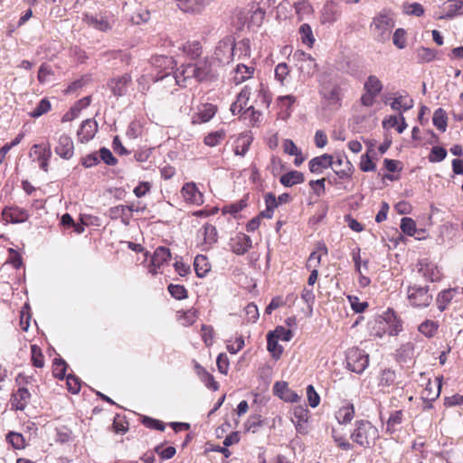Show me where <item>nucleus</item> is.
Instances as JSON below:
<instances>
[{"label":"nucleus","mask_w":463,"mask_h":463,"mask_svg":"<svg viewBox=\"0 0 463 463\" xmlns=\"http://www.w3.org/2000/svg\"><path fill=\"white\" fill-rule=\"evenodd\" d=\"M51 109V103L48 99H43L36 106V108L30 113L31 117L38 118Z\"/></svg>","instance_id":"obj_53"},{"label":"nucleus","mask_w":463,"mask_h":463,"mask_svg":"<svg viewBox=\"0 0 463 463\" xmlns=\"http://www.w3.org/2000/svg\"><path fill=\"white\" fill-rule=\"evenodd\" d=\"M280 183L287 187L304 182V175L298 171H290L280 176Z\"/></svg>","instance_id":"obj_33"},{"label":"nucleus","mask_w":463,"mask_h":463,"mask_svg":"<svg viewBox=\"0 0 463 463\" xmlns=\"http://www.w3.org/2000/svg\"><path fill=\"white\" fill-rule=\"evenodd\" d=\"M407 294L411 305L415 307H426L432 301V295L429 293L428 287H409Z\"/></svg>","instance_id":"obj_6"},{"label":"nucleus","mask_w":463,"mask_h":463,"mask_svg":"<svg viewBox=\"0 0 463 463\" xmlns=\"http://www.w3.org/2000/svg\"><path fill=\"white\" fill-rule=\"evenodd\" d=\"M32 151L36 156L39 167L44 172L48 171L49 160L52 156V151L50 145L43 146L42 145H33Z\"/></svg>","instance_id":"obj_17"},{"label":"nucleus","mask_w":463,"mask_h":463,"mask_svg":"<svg viewBox=\"0 0 463 463\" xmlns=\"http://www.w3.org/2000/svg\"><path fill=\"white\" fill-rule=\"evenodd\" d=\"M341 13V8L337 4L334 2H328L324 5L322 10L320 17L321 23L324 24H332L340 18Z\"/></svg>","instance_id":"obj_16"},{"label":"nucleus","mask_w":463,"mask_h":463,"mask_svg":"<svg viewBox=\"0 0 463 463\" xmlns=\"http://www.w3.org/2000/svg\"><path fill=\"white\" fill-rule=\"evenodd\" d=\"M447 150L440 146H433L429 156L430 162H440L445 159Z\"/></svg>","instance_id":"obj_57"},{"label":"nucleus","mask_w":463,"mask_h":463,"mask_svg":"<svg viewBox=\"0 0 463 463\" xmlns=\"http://www.w3.org/2000/svg\"><path fill=\"white\" fill-rule=\"evenodd\" d=\"M235 43L232 37L220 41L214 51L215 59L222 64L229 63L233 57Z\"/></svg>","instance_id":"obj_8"},{"label":"nucleus","mask_w":463,"mask_h":463,"mask_svg":"<svg viewBox=\"0 0 463 463\" xmlns=\"http://www.w3.org/2000/svg\"><path fill=\"white\" fill-rule=\"evenodd\" d=\"M274 392L286 402H296L300 400V396L290 390L285 382H277L274 384Z\"/></svg>","instance_id":"obj_24"},{"label":"nucleus","mask_w":463,"mask_h":463,"mask_svg":"<svg viewBox=\"0 0 463 463\" xmlns=\"http://www.w3.org/2000/svg\"><path fill=\"white\" fill-rule=\"evenodd\" d=\"M288 73H289V70H288L287 63H285V62L279 63L275 68V78L280 83L284 82V80H286Z\"/></svg>","instance_id":"obj_63"},{"label":"nucleus","mask_w":463,"mask_h":463,"mask_svg":"<svg viewBox=\"0 0 463 463\" xmlns=\"http://www.w3.org/2000/svg\"><path fill=\"white\" fill-rule=\"evenodd\" d=\"M394 25L393 14L389 10H383L373 18L370 27L373 38L385 43L390 40Z\"/></svg>","instance_id":"obj_1"},{"label":"nucleus","mask_w":463,"mask_h":463,"mask_svg":"<svg viewBox=\"0 0 463 463\" xmlns=\"http://www.w3.org/2000/svg\"><path fill=\"white\" fill-rule=\"evenodd\" d=\"M3 217L6 222H10L12 223H20L28 220L29 213L23 208L17 206H10L5 207L3 210Z\"/></svg>","instance_id":"obj_15"},{"label":"nucleus","mask_w":463,"mask_h":463,"mask_svg":"<svg viewBox=\"0 0 463 463\" xmlns=\"http://www.w3.org/2000/svg\"><path fill=\"white\" fill-rule=\"evenodd\" d=\"M55 153L63 159H70L74 154V145L71 137L67 134H61L54 148Z\"/></svg>","instance_id":"obj_11"},{"label":"nucleus","mask_w":463,"mask_h":463,"mask_svg":"<svg viewBox=\"0 0 463 463\" xmlns=\"http://www.w3.org/2000/svg\"><path fill=\"white\" fill-rule=\"evenodd\" d=\"M204 243L211 246L217 241V230L212 224H205L203 228Z\"/></svg>","instance_id":"obj_42"},{"label":"nucleus","mask_w":463,"mask_h":463,"mask_svg":"<svg viewBox=\"0 0 463 463\" xmlns=\"http://www.w3.org/2000/svg\"><path fill=\"white\" fill-rule=\"evenodd\" d=\"M292 415L291 420L295 424L297 431L299 433L307 432L306 423L309 417L307 406H295Z\"/></svg>","instance_id":"obj_13"},{"label":"nucleus","mask_w":463,"mask_h":463,"mask_svg":"<svg viewBox=\"0 0 463 463\" xmlns=\"http://www.w3.org/2000/svg\"><path fill=\"white\" fill-rule=\"evenodd\" d=\"M217 109L214 105L206 103L203 104L198 113L194 117L193 123H205L210 121L215 115Z\"/></svg>","instance_id":"obj_28"},{"label":"nucleus","mask_w":463,"mask_h":463,"mask_svg":"<svg viewBox=\"0 0 463 463\" xmlns=\"http://www.w3.org/2000/svg\"><path fill=\"white\" fill-rule=\"evenodd\" d=\"M154 63L158 67L165 66V70L162 75L156 78L155 81H163L165 82V84L168 86L179 85L182 87V80L177 71L173 72L175 62L172 57H157L155 59Z\"/></svg>","instance_id":"obj_3"},{"label":"nucleus","mask_w":463,"mask_h":463,"mask_svg":"<svg viewBox=\"0 0 463 463\" xmlns=\"http://www.w3.org/2000/svg\"><path fill=\"white\" fill-rule=\"evenodd\" d=\"M30 392L29 391L24 388L21 387L17 390V392L14 395V405L17 410H24L30 399Z\"/></svg>","instance_id":"obj_35"},{"label":"nucleus","mask_w":463,"mask_h":463,"mask_svg":"<svg viewBox=\"0 0 463 463\" xmlns=\"http://www.w3.org/2000/svg\"><path fill=\"white\" fill-rule=\"evenodd\" d=\"M67 364L64 360L56 358L53 362V374L59 379L65 377Z\"/></svg>","instance_id":"obj_55"},{"label":"nucleus","mask_w":463,"mask_h":463,"mask_svg":"<svg viewBox=\"0 0 463 463\" xmlns=\"http://www.w3.org/2000/svg\"><path fill=\"white\" fill-rule=\"evenodd\" d=\"M194 270L199 278H203L211 269L208 259L203 255H197L194 262Z\"/></svg>","instance_id":"obj_34"},{"label":"nucleus","mask_w":463,"mask_h":463,"mask_svg":"<svg viewBox=\"0 0 463 463\" xmlns=\"http://www.w3.org/2000/svg\"><path fill=\"white\" fill-rule=\"evenodd\" d=\"M150 14L147 10L140 8L137 10L131 16L130 21L134 24H140L149 20Z\"/></svg>","instance_id":"obj_51"},{"label":"nucleus","mask_w":463,"mask_h":463,"mask_svg":"<svg viewBox=\"0 0 463 463\" xmlns=\"http://www.w3.org/2000/svg\"><path fill=\"white\" fill-rule=\"evenodd\" d=\"M323 99L328 106L339 108L341 106L340 88L337 85L332 87L324 85L320 90Z\"/></svg>","instance_id":"obj_18"},{"label":"nucleus","mask_w":463,"mask_h":463,"mask_svg":"<svg viewBox=\"0 0 463 463\" xmlns=\"http://www.w3.org/2000/svg\"><path fill=\"white\" fill-rule=\"evenodd\" d=\"M401 230L405 234L412 236L416 232V223L411 218L403 217L401 221Z\"/></svg>","instance_id":"obj_52"},{"label":"nucleus","mask_w":463,"mask_h":463,"mask_svg":"<svg viewBox=\"0 0 463 463\" xmlns=\"http://www.w3.org/2000/svg\"><path fill=\"white\" fill-rule=\"evenodd\" d=\"M6 440L15 449H24L25 445L24 438L22 434L17 432H9L6 436Z\"/></svg>","instance_id":"obj_46"},{"label":"nucleus","mask_w":463,"mask_h":463,"mask_svg":"<svg viewBox=\"0 0 463 463\" xmlns=\"http://www.w3.org/2000/svg\"><path fill=\"white\" fill-rule=\"evenodd\" d=\"M108 216L112 220L120 218L121 222L126 225L129 223L131 218V214L128 213V208L122 204L109 208Z\"/></svg>","instance_id":"obj_31"},{"label":"nucleus","mask_w":463,"mask_h":463,"mask_svg":"<svg viewBox=\"0 0 463 463\" xmlns=\"http://www.w3.org/2000/svg\"><path fill=\"white\" fill-rule=\"evenodd\" d=\"M293 58L298 61V70L303 75L312 77L317 71V64L310 54L297 51Z\"/></svg>","instance_id":"obj_7"},{"label":"nucleus","mask_w":463,"mask_h":463,"mask_svg":"<svg viewBox=\"0 0 463 463\" xmlns=\"http://www.w3.org/2000/svg\"><path fill=\"white\" fill-rule=\"evenodd\" d=\"M393 44L399 48L403 49L406 46L405 31L402 28L395 30L392 36Z\"/></svg>","instance_id":"obj_59"},{"label":"nucleus","mask_w":463,"mask_h":463,"mask_svg":"<svg viewBox=\"0 0 463 463\" xmlns=\"http://www.w3.org/2000/svg\"><path fill=\"white\" fill-rule=\"evenodd\" d=\"M413 104V99L407 93H395L393 100L390 103L392 109L400 113L411 109Z\"/></svg>","instance_id":"obj_23"},{"label":"nucleus","mask_w":463,"mask_h":463,"mask_svg":"<svg viewBox=\"0 0 463 463\" xmlns=\"http://www.w3.org/2000/svg\"><path fill=\"white\" fill-rule=\"evenodd\" d=\"M346 364L349 370L356 373H362L369 364V355L358 347L348 350Z\"/></svg>","instance_id":"obj_5"},{"label":"nucleus","mask_w":463,"mask_h":463,"mask_svg":"<svg viewBox=\"0 0 463 463\" xmlns=\"http://www.w3.org/2000/svg\"><path fill=\"white\" fill-rule=\"evenodd\" d=\"M180 79L182 80V87H185L189 80L194 79L196 80L195 65L194 63H187L181 65L177 70Z\"/></svg>","instance_id":"obj_32"},{"label":"nucleus","mask_w":463,"mask_h":463,"mask_svg":"<svg viewBox=\"0 0 463 463\" xmlns=\"http://www.w3.org/2000/svg\"><path fill=\"white\" fill-rule=\"evenodd\" d=\"M307 396L308 403L312 408H316L317 406H318L320 402V397L318 393L316 392L313 385H308L307 387Z\"/></svg>","instance_id":"obj_64"},{"label":"nucleus","mask_w":463,"mask_h":463,"mask_svg":"<svg viewBox=\"0 0 463 463\" xmlns=\"http://www.w3.org/2000/svg\"><path fill=\"white\" fill-rule=\"evenodd\" d=\"M299 33L302 43L311 47L315 42L311 27L307 24H303L299 28Z\"/></svg>","instance_id":"obj_43"},{"label":"nucleus","mask_w":463,"mask_h":463,"mask_svg":"<svg viewBox=\"0 0 463 463\" xmlns=\"http://www.w3.org/2000/svg\"><path fill=\"white\" fill-rule=\"evenodd\" d=\"M354 416V406L352 402L345 401L335 412V419L340 424L351 422Z\"/></svg>","instance_id":"obj_25"},{"label":"nucleus","mask_w":463,"mask_h":463,"mask_svg":"<svg viewBox=\"0 0 463 463\" xmlns=\"http://www.w3.org/2000/svg\"><path fill=\"white\" fill-rule=\"evenodd\" d=\"M201 44L198 42L187 43L184 46V52L191 57L196 59L201 55Z\"/></svg>","instance_id":"obj_50"},{"label":"nucleus","mask_w":463,"mask_h":463,"mask_svg":"<svg viewBox=\"0 0 463 463\" xmlns=\"http://www.w3.org/2000/svg\"><path fill=\"white\" fill-rule=\"evenodd\" d=\"M99 158L109 165H114L117 163L116 157L112 155L111 151L106 147H102L99 152Z\"/></svg>","instance_id":"obj_61"},{"label":"nucleus","mask_w":463,"mask_h":463,"mask_svg":"<svg viewBox=\"0 0 463 463\" xmlns=\"http://www.w3.org/2000/svg\"><path fill=\"white\" fill-rule=\"evenodd\" d=\"M131 82V76L128 73L124 75L111 79L109 82V86L115 96L121 97L126 94L128 85Z\"/></svg>","instance_id":"obj_19"},{"label":"nucleus","mask_w":463,"mask_h":463,"mask_svg":"<svg viewBox=\"0 0 463 463\" xmlns=\"http://www.w3.org/2000/svg\"><path fill=\"white\" fill-rule=\"evenodd\" d=\"M418 62L425 63L433 61L436 57V52L430 48L419 47L415 51Z\"/></svg>","instance_id":"obj_37"},{"label":"nucleus","mask_w":463,"mask_h":463,"mask_svg":"<svg viewBox=\"0 0 463 463\" xmlns=\"http://www.w3.org/2000/svg\"><path fill=\"white\" fill-rule=\"evenodd\" d=\"M448 16H454L458 14L463 13V1L462 0H449L448 5Z\"/></svg>","instance_id":"obj_60"},{"label":"nucleus","mask_w":463,"mask_h":463,"mask_svg":"<svg viewBox=\"0 0 463 463\" xmlns=\"http://www.w3.org/2000/svg\"><path fill=\"white\" fill-rule=\"evenodd\" d=\"M277 337L274 336L273 334H269L267 337V347L268 350L271 353L272 356L276 359H279L283 352V347L279 345Z\"/></svg>","instance_id":"obj_38"},{"label":"nucleus","mask_w":463,"mask_h":463,"mask_svg":"<svg viewBox=\"0 0 463 463\" xmlns=\"http://www.w3.org/2000/svg\"><path fill=\"white\" fill-rule=\"evenodd\" d=\"M156 78L151 74H144L137 79V90L143 94L149 90V84L152 80L155 81Z\"/></svg>","instance_id":"obj_56"},{"label":"nucleus","mask_w":463,"mask_h":463,"mask_svg":"<svg viewBox=\"0 0 463 463\" xmlns=\"http://www.w3.org/2000/svg\"><path fill=\"white\" fill-rule=\"evenodd\" d=\"M141 422L144 426H146L148 429L157 430L160 431H164L165 429V425L163 421L153 419L148 416H143Z\"/></svg>","instance_id":"obj_47"},{"label":"nucleus","mask_w":463,"mask_h":463,"mask_svg":"<svg viewBox=\"0 0 463 463\" xmlns=\"http://www.w3.org/2000/svg\"><path fill=\"white\" fill-rule=\"evenodd\" d=\"M330 167H332L335 175L341 179L349 178L352 175V164L348 160L344 162L342 157H338L335 160L333 159V164Z\"/></svg>","instance_id":"obj_26"},{"label":"nucleus","mask_w":463,"mask_h":463,"mask_svg":"<svg viewBox=\"0 0 463 463\" xmlns=\"http://www.w3.org/2000/svg\"><path fill=\"white\" fill-rule=\"evenodd\" d=\"M252 247V241L250 236L245 233H238L232 242V251L237 255L245 254Z\"/></svg>","instance_id":"obj_20"},{"label":"nucleus","mask_w":463,"mask_h":463,"mask_svg":"<svg viewBox=\"0 0 463 463\" xmlns=\"http://www.w3.org/2000/svg\"><path fill=\"white\" fill-rule=\"evenodd\" d=\"M433 125L441 132H445L447 128L446 111L439 108L434 111L432 118Z\"/></svg>","instance_id":"obj_39"},{"label":"nucleus","mask_w":463,"mask_h":463,"mask_svg":"<svg viewBox=\"0 0 463 463\" xmlns=\"http://www.w3.org/2000/svg\"><path fill=\"white\" fill-rule=\"evenodd\" d=\"M85 21L89 25L101 32H108L111 30L113 26V23H111L107 16L102 15L94 16L87 14Z\"/></svg>","instance_id":"obj_27"},{"label":"nucleus","mask_w":463,"mask_h":463,"mask_svg":"<svg viewBox=\"0 0 463 463\" xmlns=\"http://www.w3.org/2000/svg\"><path fill=\"white\" fill-rule=\"evenodd\" d=\"M333 164V156L324 154L320 156L314 157L308 163L309 170L313 174H322L323 171Z\"/></svg>","instance_id":"obj_21"},{"label":"nucleus","mask_w":463,"mask_h":463,"mask_svg":"<svg viewBox=\"0 0 463 463\" xmlns=\"http://www.w3.org/2000/svg\"><path fill=\"white\" fill-rule=\"evenodd\" d=\"M250 142H251V139L248 136L239 137L236 141V146L234 149L235 155L243 156L249 150Z\"/></svg>","instance_id":"obj_40"},{"label":"nucleus","mask_w":463,"mask_h":463,"mask_svg":"<svg viewBox=\"0 0 463 463\" xmlns=\"http://www.w3.org/2000/svg\"><path fill=\"white\" fill-rule=\"evenodd\" d=\"M32 362L35 367L42 368L44 365L42 350L36 345H31Z\"/></svg>","instance_id":"obj_49"},{"label":"nucleus","mask_w":463,"mask_h":463,"mask_svg":"<svg viewBox=\"0 0 463 463\" xmlns=\"http://www.w3.org/2000/svg\"><path fill=\"white\" fill-rule=\"evenodd\" d=\"M438 327L439 325L437 322L426 320L419 326V331L425 336L431 337L436 334Z\"/></svg>","instance_id":"obj_41"},{"label":"nucleus","mask_w":463,"mask_h":463,"mask_svg":"<svg viewBox=\"0 0 463 463\" xmlns=\"http://www.w3.org/2000/svg\"><path fill=\"white\" fill-rule=\"evenodd\" d=\"M98 131V123L93 119H86L82 122L78 136L81 142H88L92 139Z\"/></svg>","instance_id":"obj_22"},{"label":"nucleus","mask_w":463,"mask_h":463,"mask_svg":"<svg viewBox=\"0 0 463 463\" xmlns=\"http://www.w3.org/2000/svg\"><path fill=\"white\" fill-rule=\"evenodd\" d=\"M171 259V252L168 248L160 246L156 249L151 258L149 272L156 274L157 269L167 264Z\"/></svg>","instance_id":"obj_10"},{"label":"nucleus","mask_w":463,"mask_h":463,"mask_svg":"<svg viewBox=\"0 0 463 463\" xmlns=\"http://www.w3.org/2000/svg\"><path fill=\"white\" fill-rule=\"evenodd\" d=\"M379 437L377 429L368 420H357L351 439L359 446L367 448Z\"/></svg>","instance_id":"obj_2"},{"label":"nucleus","mask_w":463,"mask_h":463,"mask_svg":"<svg viewBox=\"0 0 463 463\" xmlns=\"http://www.w3.org/2000/svg\"><path fill=\"white\" fill-rule=\"evenodd\" d=\"M155 452L158 454L162 459H169L175 456L176 450L173 446L164 448L163 445H157L155 448Z\"/></svg>","instance_id":"obj_58"},{"label":"nucleus","mask_w":463,"mask_h":463,"mask_svg":"<svg viewBox=\"0 0 463 463\" xmlns=\"http://www.w3.org/2000/svg\"><path fill=\"white\" fill-rule=\"evenodd\" d=\"M253 73L254 68L252 66L238 64L234 70L233 81L235 84H241L246 80L251 78Z\"/></svg>","instance_id":"obj_30"},{"label":"nucleus","mask_w":463,"mask_h":463,"mask_svg":"<svg viewBox=\"0 0 463 463\" xmlns=\"http://www.w3.org/2000/svg\"><path fill=\"white\" fill-rule=\"evenodd\" d=\"M167 288L170 295L177 300H183L188 297L186 288L182 285L170 284Z\"/></svg>","instance_id":"obj_44"},{"label":"nucleus","mask_w":463,"mask_h":463,"mask_svg":"<svg viewBox=\"0 0 463 463\" xmlns=\"http://www.w3.org/2000/svg\"><path fill=\"white\" fill-rule=\"evenodd\" d=\"M383 85L378 77L375 75H370L364 84V90L361 97V103L364 107H372L376 97L383 90Z\"/></svg>","instance_id":"obj_4"},{"label":"nucleus","mask_w":463,"mask_h":463,"mask_svg":"<svg viewBox=\"0 0 463 463\" xmlns=\"http://www.w3.org/2000/svg\"><path fill=\"white\" fill-rule=\"evenodd\" d=\"M396 374L394 371L390 369H384L382 371L380 378H379V384L382 386L389 387L392 385L395 382Z\"/></svg>","instance_id":"obj_45"},{"label":"nucleus","mask_w":463,"mask_h":463,"mask_svg":"<svg viewBox=\"0 0 463 463\" xmlns=\"http://www.w3.org/2000/svg\"><path fill=\"white\" fill-rule=\"evenodd\" d=\"M455 295V289H445L441 291L436 299V303L439 311H444L450 303Z\"/></svg>","instance_id":"obj_36"},{"label":"nucleus","mask_w":463,"mask_h":463,"mask_svg":"<svg viewBox=\"0 0 463 463\" xmlns=\"http://www.w3.org/2000/svg\"><path fill=\"white\" fill-rule=\"evenodd\" d=\"M418 272L427 280L437 281L440 279V272L437 265L427 259L420 260L418 263Z\"/></svg>","instance_id":"obj_12"},{"label":"nucleus","mask_w":463,"mask_h":463,"mask_svg":"<svg viewBox=\"0 0 463 463\" xmlns=\"http://www.w3.org/2000/svg\"><path fill=\"white\" fill-rule=\"evenodd\" d=\"M181 194L184 200L189 203L200 205L203 203V194L194 183L184 184Z\"/></svg>","instance_id":"obj_14"},{"label":"nucleus","mask_w":463,"mask_h":463,"mask_svg":"<svg viewBox=\"0 0 463 463\" xmlns=\"http://www.w3.org/2000/svg\"><path fill=\"white\" fill-rule=\"evenodd\" d=\"M369 153H371V149H368L367 153L361 156L360 169L364 172H373L376 169V165L372 161Z\"/></svg>","instance_id":"obj_54"},{"label":"nucleus","mask_w":463,"mask_h":463,"mask_svg":"<svg viewBox=\"0 0 463 463\" xmlns=\"http://www.w3.org/2000/svg\"><path fill=\"white\" fill-rule=\"evenodd\" d=\"M194 65L197 82H208L216 79V73L213 69V62L208 58L195 61Z\"/></svg>","instance_id":"obj_9"},{"label":"nucleus","mask_w":463,"mask_h":463,"mask_svg":"<svg viewBox=\"0 0 463 463\" xmlns=\"http://www.w3.org/2000/svg\"><path fill=\"white\" fill-rule=\"evenodd\" d=\"M202 331V338L204 344L207 346H210L213 345V328L211 326L207 325H202L201 326Z\"/></svg>","instance_id":"obj_62"},{"label":"nucleus","mask_w":463,"mask_h":463,"mask_svg":"<svg viewBox=\"0 0 463 463\" xmlns=\"http://www.w3.org/2000/svg\"><path fill=\"white\" fill-rule=\"evenodd\" d=\"M180 8L186 13L198 14L206 5L205 0H178Z\"/></svg>","instance_id":"obj_29"},{"label":"nucleus","mask_w":463,"mask_h":463,"mask_svg":"<svg viewBox=\"0 0 463 463\" xmlns=\"http://www.w3.org/2000/svg\"><path fill=\"white\" fill-rule=\"evenodd\" d=\"M225 133L223 131H215L208 134L204 137V144L208 146H215L224 138Z\"/></svg>","instance_id":"obj_48"}]
</instances>
